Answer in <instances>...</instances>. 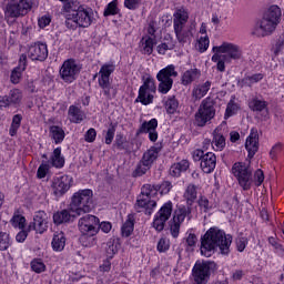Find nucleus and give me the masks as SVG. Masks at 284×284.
I'll return each instance as SVG.
<instances>
[{
    "label": "nucleus",
    "mask_w": 284,
    "mask_h": 284,
    "mask_svg": "<svg viewBox=\"0 0 284 284\" xmlns=\"http://www.w3.org/2000/svg\"><path fill=\"white\" fill-rule=\"evenodd\" d=\"M231 246L232 235L225 234V231L219 227H211L201 237L200 251L202 256L210 258L216 252V247H219L221 254H230Z\"/></svg>",
    "instance_id": "obj_1"
},
{
    "label": "nucleus",
    "mask_w": 284,
    "mask_h": 284,
    "mask_svg": "<svg viewBox=\"0 0 284 284\" xmlns=\"http://www.w3.org/2000/svg\"><path fill=\"white\" fill-rule=\"evenodd\" d=\"M281 21V8L271 6L263 18L255 24L253 34L256 37H270Z\"/></svg>",
    "instance_id": "obj_2"
},
{
    "label": "nucleus",
    "mask_w": 284,
    "mask_h": 284,
    "mask_svg": "<svg viewBox=\"0 0 284 284\" xmlns=\"http://www.w3.org/2000/svg\"><path fill=\"white\" fill-rule=\"evenodd\" d=\"M94 193L90 189L79 190L71 197L69 210L75 216L88 214L94 207Z\"/></svg>",
    "instance_id": "obj_3"
},
{
    "label": "nucleus",
    "mask_w": 284,
    "mask_h": 284,
    "mask_svg": "<svg viewBox=\"0 0 284 284\" xmlns=\"http://www.w3.org/2000/svg\"><path fill=\"white\" fill-rule=\"evenodd\" d=\"M94 23V11L91 8L79 7L77 12L65 14V27L69 30L90 28Z\"/></svg>",
    "instance_id": "obj_4"
},
{
    "label": "nucleus",
    "mask_w": 284,
    "mask_h": 284,
    "mask_svg": "<svg viewBox=\"0 0 284 284\" xmlns=\"http://www.w3.org/2000/svg\"><path fill=\"white\" fill-rule=\"evenodd\" d=\"M159 194V186L152 184H144L141 189V194L138 196L135 209L138 212H144L146 216L152 215L154 207H156V200L154 196Z\"/></svg>",
    "instance_id": "obj_5"
},
{
    "label": "nucleus",
    "mask_w": 284,
    "mask_h": 284,
    "mask_svg": "<svg viewBox=\"0 0 284 284\" xmlns=\"http://www.w3.org/2000/svg\"><path fill=\"white\" fill-rule=\"evenodd\" d=\"M116 70V65L114 62L104 63L101 68L99 73L94 75V79L98 78L99 87L102 89L104 97L110 101L116 97V92L112 89V84L110 83L111 74Z\"/></svg>",
    "instance_id": "obj_6"
},
{
    "label": "nucleus",
    "mask_w": 284,
    "mask_h": 284,
    "mask_svg": "<svg viewBox=\"0 0 284 284\" xmlns=\"http://www.w3.org/2000/svg\"><path fill=\"white\" fill-rule=\"evenodd\" d=\"M216 116V108L214 106V100L211 98L204 99L197 111L194 114V124L197 128H205L207 123L212 122V119Z\"/></svg>",
    "instance_id": "obj_7"
},
{
    "label": "nucleus",
    "mask_w": 284,
    "mask_h": 284,
    "mask_svg": "<svg viewBox=\"0 0 284 284\" xmlns=\"http://www.w3.org/2000/svg\"><path fill=\"white\" fill-rule=\"evenodd\" d=\"M34 8V0H10L7 3L4 14L8 19L26 17Z\"/></svg>",
    "instance_id": "obj_8"
},
{
    "label": "nucleus",
    "mask_w": 284,
    "mask_h": 284,
    "mask_svg": "<svg viewBox=\"0 0 284 284\" xmlns=\"http://www.w3.org/2000/svg\"><path fill=\"white\" fill-rule=\"evenodd\" d=\"M172 77H179V72L176 71V67H174V64H169L166 68L158 72L156 79L160 82L158 91L161 94H168V92L172 90V85H174V80Z\"/></svg>",
    "instance_id": "obj_9"
},
{
    "label": "nucleus",
    "mask_w": 284,
    "mask_h": 284,
    "mask_svg": "<svg viewBox=\"0 0 284 284\" xmlns=\"http://www.w3.org/2000/svg\"><path fill=\"white\" fill-rule=\"evenodd\" d=\"M216 271V263L214 262H196L193 271V284H207L212 272Z\"/></svg>",
    "instance_id": "obj_10"
},
{
    "label": "nucleus",
    "mask_w": 284,
    "mask_h": 284,
    "mask_svg": "<svg viewBox=\"0 0 284 284\" xmlns=\"http://www.w3.org/2000/svg\"><path fill=\"white\" fill-rule=\"evenodd\" d=\"M233 175L239 181V185L244 190H251L252 187V168L250 164L237 162L232 168Z\"/></svg>",
    "instance_id": "obj_11"
},
{
    "label": "nucleus",
    "mask_w": 284,
    "mask_h": 284,
    "mask_svg": "<svg viewBox=\"0 0 284 284\" xmlns=\"http://www.w3.org/2000/svg\"><path fill=\"white\" fill-rule=\"evenodd\" d=\"M187 219L192 221V206H181L179 207L171 220L170 230L173 239L179 237L181 232V225Z\"/></svg>",
    "instance_id": "obj_12"
},
{
    "label": "nucleus",
    "mask_w": 284,
    "mask_h": 284,
    "mask_svg": "<svg viewBox=\"0 0 284 284\" xmlns=\"http://www.w3.org/2000/svg\"><path fill=\"white\" fill-rule=\"evenodd\" d=\"M156 92V84L154 80L148 78L143 85L139 89V95L135 99V103H142V105H150L154 101V93Z\"/></svg>",
    "instance_id": "obj_13"
},
{
    "label": "nucleus",
    "mask_w": 284,
    "mask_h": 284,
    "mask_svg": "<svg viewBox=\"0 0 284 284\" xmlns=\"http://www.w3.org/2000/svg\"><path fill=\"white\" fill-rule=\"evenodd\" d=\"M99 217L87 214L79 220L78 227L84 236H95L99 232Z\"/></svg>",
    "instance_id": "obj_14"
},
{
    "label": "nucleus",
    "mask_w": 284,
    "mask_h": 284,
    "mask_svg": "<svg viewBox=\"0 0 284 284\" xmlns=\"http://www.w3.org/2000/svg\"><path fill=\"white\" fill-rule=\"evenodd\" d=\"M212 51L223 54L222 57L226 62H230V59L239 60L242 57L241 48L230 42H223L219 47H213Z\"/></svg>",
    "instance_id": "obj_15"
},
{
    "label": "nucleus",
    "mask_w": 284,
    "mask_h": 284,
    "mask_svg": "<svg viewBox=\"0 0 284 284\" xmlns=\"http://www.w3.org/2000/svg\"><path fill=\"white\" fill-rule=\"evenodd\" d=\"M172 202H166L155 214L153 227L156 230V232H163V230L165 229V223H168V221H170V216H172Z\"/></svg>",
    "instance_id": "obj_16"
},
{
    "label": "nucleus",
    "mask_w": 284,
    "mask_h": 284,
    "mask_svg": "<svg viewBox=\"0 0 284 284\" xmlns=\"http://www.w3.org/2000/svg\"><path fill=\"white\" fill-rule=\"evenodd\" d=\"M81 72L79 64L72 59L65 60L60 69V77L64 83H73L77 81V77Z\"/></svg>",
    "instance_id": "obj_17"
},
{
    "label": "nucleus",
    "mask_w": 284,
    "mask_h": 284,
    "mask_svg": "<svg viewBox=\"0 0 284 284\" xmlns=\"http://www.w3.org/2000/svg\"><path fill=\"white\" fill-rule=\"evenodd\" d=\"M51 187L55 196H63L72 187V176L61 175L53 178Z\"/></svg>",
    "instance_id": "obj_18"
},
{
    "label": "nucleus",
    "mask_w": 284,
    "mask_h": 284,
    "mask_svg": "<svg viewBox=\"0 0 284 284\" xmlns=\"http://www.w3.org/2000/svg\"><path fill=\"white\" fill-rule=\"evenodd\" d=\"M28 57L31 61H45L48 59V44L45 43H34L29 47Z\"/></svg>",
    "instance_id": "obj_19"
},
{
    "label": "nucleus",
    "mask_w": 284,
    "mask_h": 284,
    "mask_svg": "<svg viewBox=\"0 0 284 284\" xmlns=\"http://www.w3.org/2000/svg\"><path fill=\"white\" fill-rule=\"evenodd\" d=\"M23 100V93L19 89H13L9 95L0 97V108H10V105H20Z\"/></svg>",
    "instance_id": "obj_20"
},
{
    "label": "nucleus",
    "mask_w": 284,
    "mask_h": 284,
    "mask_svg": "<svg viewBox=\"0 0 284 284\" xmlns=\"http://www.w3.org/2000/svg\"><path fill=\"white\" fill-rule=\"evenodd\" d=\"M47 217L48 215L43 211H39L38 213H36L33 222L29 224V232H32L33 230L34 232H37V234H43V232L48 230V221L45 220Z\"/></svg>",
    "instance_id": "obj_21"
},
{
    "label": "nucleus",
    "mask_w": 284,
    "mask_h": 284,
    "mask_svg": "<svg viewBox=\"0 0 284 284\" xmlns=\"http://www.w3.org/2000/svg\"><path fill=\"white\" fill-rule=\"evenodd\" d=\"M246 151L248 152V159H254V154L258 152V130L251 129L250 135L245 142Z\"/></svg>",
    "instance_id": "obj_22"
},
{
    "label": "nucleus",
    "mask_w": 284,
    "mask_h": 284,
    "mask_svg": "<svg viewBox=\"0 0 284 284\" xmlns=\"http://www.w3.org/2000/svg\"><path fill=\"white\" fill-rule=\"evenodd\" d=\"M223 128H225V122H223L213 131V140L211 145L213 150H215V152H223V150H225V135L221 133V130H223Z\"/></svg>",
    "instance_id": "obj_23"
},
{
    "label": "nucleus",
    "mask_w": 284,
    "mask_h": 284,
    "mask_svg": "<svg viewBox=\"0 0 284 284\" xmlns=\"http://www.w3.org/2000/svg\"><path fill=\"white\" fill-rule=\"evenodd\" d=\"M28 65V55L21 54L19 60V65L16 67L11 72V83H19L21 81V77H23V72L26 71V67Z\"/></svg>",
    "instance_id": "obj_24"
},
{
    "label": "nucleus",
    "mask_w": 284,
    "mask_h": 284,
    "mask_svg": "<svg viewBox=\"0 0 284 284\" xmlns=\"http://www.w3.org/2000/svg\"><path fill=\"white\" fill-rule=\"evenodd\" d=\"M175 37L181 45H185V43H192V38L194 34L192 33V28L185 27H178L174 28Z\"/></svg>",
    "instance_id": "obj_25"
},
{
    "label": "nucleus",
    "mask_w": 284,
    "mask_h": 284,
    "mask_svg": "<svg viewBox=\"0 0 284 284\" xmlns=\"http://www.w3.org/2000/svg\"><path fill=\"white\" fill-rule=\"evenodd\" d=\"M200 166L205 174H211V172H214V169L216 168V155L212 152H207L202 158Z\"/></svg>",
    "instance_id": "obj_26"
},
{
    "label": "nucleus",
    "mask_w": 284,
    "mask_h": 284,
    "mask_svg": "<svg viewBox=\"0 0 284 284\" xmlns=\"http://www.w3.org/2000/svg\"><path fill=\"white\" fill-rule=\"evenodd\" d=\"M190 13L185 8L176 9L173 13V28H183L187 26Z\"/></svg>",
    "instance_id": "obj_27"
},
{
    "label": "nucleus",
    "mask_w": 284,
    "mask_h": 284,
    "mask_svg": "<svg viewBox=\"0 0 284 284\" xmlns=\"http://www.w3.org/2000/svg\"><path fill=\"white\" fill-rule=\"evenodd\" d=\"M212 88V81L207 80L206 82L202 84H196L192 90V99L194 101H201L203 97L210 92V89Z\"/></svg>",
    "instance_id": "obj_28"
},
{
    "label": "nucleus",
    "mask_w": 284,
    "mask_h": 284,
    "mask_svg": "<svg viewBox=\"0 0 284 284\" xmlns=\"http://www.w3.org/2000/svg\"><path fill=\"white\" fill-rule=\"evenodd\" d=\"M201 79V70L199 69H189L184 71L181 75V83L182 85H192L194 81Z\"/></svg>",
    "instance_id": "obj_29"
},
{
    "label": "nucleus",
    "mask_w": 284,
    "mask_h": 284,
    "mask_svg": "<svg viewBox=\"0 0 284 284\" xmlns=\"http://www.w3.org/2000/svg\"><path fill=\"white\" fill-rule=\"evenodd\" d=\"M72 211L68 210H62V211H58L57 213L53 214V223H55V225H61L62 223H70V221H72V219L79 216L77 215V213H70Z\"/></svg>",
    "instance_id": "obj_30"
},
{
    "label": "nucleus",
    "mask_w": 284,
    "mask_h": 284,
    "mask_svg": "<svg viewBox=\"0 0 284 284\" xmlns=\"http://www.w3.org/2000/svg\"><path fill=\"white\" fill-rule=\"evenodd\" d=\"M54 252H63L65 250V233L55 232L51 242Z\"/></svg>",
    "instance_id": "obj_31"
},
{
    "label": "nucleus",
    "mask_w": 284,
    "mask_h": 284,
    "mask_svg": "<svg viewBox=\"0 0 284 284\" xmlns=\"http://www.w3.org/2000/svg\"><path fill=\"white\" fill-rule=\"evenodd\" d=\"M68 114L71 123H81L85 119V113L75 105L69 106Z\"/></svg>",
    "instance_id": "obj_32"
},
{
    "label": "nucleus",
    "mask_w": 284,
    "mask_h": 284,
    "mask_svg": "<svg viewBox=\"0 0 284 284\" xmlns=\"http://www.w3.org/2000/svg\"><path fill=\"white\" fill-rule=\"evenodd\" d=\"M159 152H161V149L153 146L149 149L146 152H144L141 161L152 168V164L154 163V161L159 159Z\"/></svg>",
    "instance_id": "obj_33"
},
{
    "label": "nucleus",
    "mask_w": 284,
    "mask_h": 284,
    "mask_svg": "<svg viewBox=\"0 0 284 284\" xmlns=\"http://www.w3.org/2000/svg\"><path fill=\"white\" fill-rule=\"evenodd\" d=\"M196 196H197L196 185L189 184L183 195L189 207H192V205H194V202L196 201Z\"/></svg>",
    "instance_id": "obj_34"
},
{
    "label": "nucleus",
    "mask_w": 284,
    "mask_h": 284,
    "mask_svg": "<svg viewBox=\"0 0 284 284\" xmlns=\"http://www.w3.org/2000/svg\"><path fill=\"white\" fill-rule=\"evenodd\" d=\"M155 44H156V39H154L150 36H144L141 39V47L143 50V54H152V52H154Z\"/></svg>",
    "instance_id": "obj_35"
},
{
    "label": "nucleus",
    "mask_w": 284,
    "mask_h": 284,
    "mask_svg": "<svg viewBox=\"0 0 284 284\" xmlns=\"http://www.w3.org/2000/svg\"><path fill=\"white\" fill-rule=\"evenodd\" d=\"M51 165L58 169H61L65 165V158L61 155V148H57L53 150V153L51 155Z\"/></svg>",
    "instance_id": "obj_36"
},
{
    "label": "nucleus",
    "mask_w": 284,
    "mask_h": 284,
    "mask_svg": "<svg viewBox=\"0 0 284 284\" xmlns=\"http://www.w3.org/2000/svg\"><path fill=\"white\" fill-rule=\"evenodd\" d=\"M50 136L54 140L55 144L63 143V139H65V131L63 128L58 125H52L50 128Z\"/></svg>",
    "instance_id": "obj_37"
},
{
    "label": "nucleus",
    "mask_w": 284,
    "mask_h": 284,
    "mask_svg": "<svg viewBox=\"0 0 284 284\" xmlns=\"http://www.w3.org/2000/svg\"><path fill=\"white\" fill-rule=\"evenodd\" d=\"M248 108L252 112H263L267 109V101L253 98L248 101Z\"/></svg>",
    "instance_id": "obj_38"
},
{
    "label": "nucleus",
    "mask_w": 284,
    "mask_h": 284,
    "mask_svg": "<svg viewBox=\"0 0 284 284\" xmlns=\"http://www.w3.org/2000/svg\"><path fill=\"white\" fill-rule=\"evenodd\" d=\"M119 252V240L110 239L106 242L105 254L108 258H114V255Z\"/></svg>",
    "instance_id": "obj_39"
},
{
    "label": "nucleus",
    "mask_w": 284,
    "mask_h": 284,
    "mask_svg": "<svg viewBox=\"0 0 284 284\" xmlns=\"http://www.w3.org/2000/svg\"><path fill=\"white\" fill-rule=\"evenodd\" d=\"M122 236H131L132 233L134 232V215L130 214L128 215L126 221L122 225Z\"/></svg>",
    "instance_id": "obj_40"
},
{
    "label": "nucleus",
    "mask_w": 284,
    "mask_h": 284,
    "mask_svg": "<svg viewBox=\"0 0 284 284\" xmlns=\"http://www.w3.org/2000/svg\"><path fill=\"white\" fill-rule=\"evenodd\" d=\"M156 128H159V121L156 119H151L150 121H144L141 124L139 132L140 134H148V132H152Z\"/></svg>",
    "instance_id": "obj_41"
},
{
    "label": "nucleus",
    "mask_w": 284,
    "mask_h": 284,
    "mask_svg": "<svg viewBox=\"0 0 284 284\" xmlns=\"http://www.w3.org/2000/svg\"><path fill=\"white\" fill-rule=\"evenodd\" d=\"M164 106H165L168 114H174V112H176V110H179V100H176V97L171 95L164 102Z\"/></svg>",
    "instance_id": "obj_42"
},
{
    "label": "nucleus",
    "mask_w": 284,
    "mask_h": 284,
    "mask_svg": "<svg viewBox=\"0 0 284 284\" xmlns=\"http://www.w3.org/2000/svg\"><path fill=\"white\" fill-rule=\"evenodd\" d=\"M11 225L13 227H18L19 230H23L26 227V217L21 215L19 211H16L11 219Z\"/></svg>",
    "instance_id": "obj_43"
},
{
    "label": "nucleus",
    "mask_w": 284,
    "mask_h": 284,
    "mask_svg": "<svg viewBox=\"0 0 284 284\" xmlns=\"http://www.w3.org/2000/svg\"><path fill=\"white\" fill-rule=\"evenodd\" d=\"M239 110H241V105L234 101V98H232L226 105L224 119H230V116H234V114H236Z\"/></svg>",
    "instance_id": "obj_44"
},
{
    "label": "nucleus",
    "mask_w": 284,
    "mask_h": 284,
    "mask_svg": "<svg viewBox=\"0 0 284 284\" xmlns=\"http://www.w3.org/2000/svg\"><path fill=\"white\" fill-rule=\"evenodd\" d=\"M23 118L21 116V114H16L12 118V123L11 126L9 129V134L10 136H16L17 132L19 131V128H21V120Z\"/></svg>",
    "instance_id": "obj_45"
},
{
    "label": "nucleus",
    "mask_w": 284,
    "mask_h": 284,
    "mask_svg": "<svg viewBox=\"0 0 284 284\" xmlns=\"http://www.w3.org/2000/svg\"><path fill=\"white\" fill-rule=\"evenodd\" d=\"M104 17H114V14H119V1H111L103 12Z\"/></svg>",
    "instance_id": "obj_46"
},
{
    "label": "nucleus",
    "mask_w": 284,
    "mask_h": 284,
    "mask_svg": "<svg viewBox=\"0 0 284 284\" xmlns=\"http://www.w3.org/2000/svg\"><path fill=\"white\" fill-rule=\"evenodd\" d=\"M258 81H263V74L262 73H255L253 75H246L242 80V83L244 85H248L250 88H252V85H254V83H258Z\"/></svg>",
    "instance_id": "obj_47"
},
{
    "label": "nucleus",
    "mask_w": 284,
    "mask_h": 284,
    "mask_svg": "<svg viewBox=\"0 0 284 284\" xmlns=\"http://www.w3.org/2000/svg\"><path fill=\"white\" fill-rule=\"evenodd\" d=\"M211 60L214 63H217L216 68H217L219 72H225V63H227V61H225V59H223L222 54H220L219 52H214Z\"/></svg>",
    "instance_id": "obj_48"
},
{
    "label": "nucleus",
    "mask_w": 284,
    "mask_h": 284,
    "mask_svg": "<svg viewBox=\"0 0 284 284\" xmlns=\"http://www.w3.org/2000/svg\"><path fill=\"white\" fill-rule=\"evenodd\" d=\"M197 204H199L201 212L207 213V212H210V210H212V203H210V200L204 195H201L199 197Z\"/></svg>",
    "instance_id": "obj_49"
},
{
    "label": "nucleus",
    "mask_w": 284,
    "mask_h": 284,
    "mask_svg": "<svg viewBox=\"0 0 284 284\" xmlns=\"http://www.w3.org/2000/svg\"><path fill=\"white\" fill-rule=\"evenodd\" d=\"M116 133V124L111 123L109 125V129L106 130L105 136H104V141L106 143V145H111L112 141H114V134Z\"/></svg>",
    "instance_id": "obj_50"
},
{
    "label": "nucleus",
    "mask_w": 284,
    "mask_h": 284,
    "mask_svg": "<svg viewBox=\"0 0 284 284\" xmlns=\"http://www.w3.org/2000/svg\"><path fill=\"white\" fill-rule=\"evenodd\" d=\"M31 270L32 272H36V274H41L45 272V264L43 263V261L36 258L31 261Z\"/></svg>",
    "instance_id": "obj_51"
},
{
    "label": "nucleus",
    "mask_w": 284,
    "mask_h": 284,
    "mask_svg": "<svg viewBox=\"0 0 284 284\" xmlns=\"http://www.w3.org/2000/svg\"><path fill=\"white\" fill-rule=\"evenodd\" d=\"M150 168L152 166L141 160L136 165V169L134 171V176H143V174H148V171L150 170Z\"/></svg>",
    "instance_id": "obj_52"
},
{
    "label": "nucleus",
    "mask_w": 284,
    "mask_h": 284,
    "mask_svg": "<svg viewBox=\"0 0 284 284\" xmlns=\"http://www.w3.org/2000/svg\"><path fill=\"white\" fill-rule=\"evenodd\" d=\"M79 8H81V6H79V2L64 3V6H63L64 17H65V14H74V12H77V10H79Z\"/></svg>",
    "instance_id": "obj_53"
},
{
    "label": "nucleus",
    "mask_w": 284,
    "mask_h": 284,
    "mask_svg": "<svg viewBox=\"0 0 284 284\" xmlns=\"http://www.w3.org/2000/svg\"><path fill=\"white\" fill-rule=\"evenodd\" d=\"M10 247V235L8 233H0V252H6Z\"/></svg>",
    "instance_id": "obj_54"
},
{
    "label": "nucleus",
    "mask_w": 284,
    "mask_h": 284,
    "mask_svg": "<svg viewBox=\"0 0 284 284\" xmlns=\"http://www.w3.org/2000/svg\"><path fill=\"white\" fill-rule=\"evenodd\" d=\"M199 52H205L210 48V38L207 36L201 37L197 43Z\"/></svg>",
    "instance_id": "obj_55"
},
{
    "label": "nucleus",
    "mask_w": 284,
    "mask_h": 284,
    "mask_svg": "<svg viewBox=\"0 0 284 284\" xmlns=\"http://www.w3.org/2000/svg\"><path fill=\"white\" fill-rule=\"evenodd\" d=\"M153 187H158V192L160 190L161 194H170V190H172V182L170 181H164L162 184L159 185H153Z\"/></svg>",
    "instance_id": "obj_56"
},
{
    "label": "nucleus",
    "mask_w": 284,
    "mask_h": 284,
    "mask_svg": "<svg viewBox=\"0 0 284 284\" xmlns=\"http://www.w3.org/2000/svg\"><path fill=\"white\" fill-rule=\"evenodd\" d=\"M254 181L256 187H261L263 185V182L265 181V175L263 174V170L257 169L254 173Z\"/></svg>",
    "instance_id": "obj_57"
},
{
    "label": "nucleus",
    "mask_w": 284,
    "mask_h": 284,
    "mask_svg": "<svg viewBox=\"0 0 284 284\" xmlns=\"http://www.w3.org/2000/svg\"><path fill=\"white\" fill-rule=\"evenodd\" d=\"M283 151V144L281 142L276 143L270 151V156L274 161Z\"/></svg>",
    "instance_id": "obj_58"
},
{
    "label": "nucleus",
    "mask_w": 284,
    "mask_h": 284,
    "mask_svg": "<svg viewBox=\"0 0 284 284\" xmlns=\"http://www.w3.org/2000/svg\"><path fill=\"white\" fill-rule=\"evenodd\" d=\"M84 141H87V143H94V141H97V130L94 128H91L85 132Z\"/></svg>",
    "instance_id": "obj_59"
},
{
    "label": "nucleus",
    "mask_w": 284,
    "mask_h": 284,
    "mask_svg": "<svg viewBox=\"0 0 284 284\" xmlns=\"http://www.w3.org/2000/svg\"><path fill=\"white\" fill-rule=\"evenodd\" d=\"M125 143H126V140L123 136V134H118L115 136V143L113 145L114 148H116V150H125Z\"/></svg>",
    "instance_id": "obj_60"
},
{
    "label": "nucleus",
    "mask_w": 284,
    "mask_h": 284,
    "mask_svg": "<svg viewBox=\"0 0 284 284\" xmlns=\"http://www.w3.org/2000/svg\"><path fill=\"white\" fill-rule=\"evenodd\" d=\"M49 170H50L49 164H41L38 168V172H37L38 179H45V176L48 175Z\"/></svg>",
    "instance_id": "obj_61"
},
{
    "label": "nucleus",
    "mask_w": 284,
    "mask_h": 284,
    "mask_svg": "<svg viewBox=\"0 0 284 284\" xmlns=\"http://www.w3.org/2000/svg\"><path fill=\"white\" fill-rule=\"evenodd\" d=\"M170 250V241L160 239L158 242V252H168Z\"/></svg>",
    "instance_id": "obj_62"
},
{
    "label": "nucleus",
    "mask_w": 284,
    "mask_h": 284,
    "mask_svg": "<svg viewBox=\"0 0 284 284\" xmlns=\"http://www.w3.org/2000/svg\"><path fill=\"white\" fill-rule=\"evenodd\" d=\"M141 1L142 0H124V7H126L128 10H136L141 4Z\"/></svg>",
    "instance_id": "obj_63"
},
{
    "label": "nucleus",
    "mask_w": 284,
    "mask_h": 284,
    "mask_svg": "<svg viewBox=\"0 0 284 284\" xmlns=\"http://www.w3.org/2000/svg\"><path fill=\"white\" fill-rule=\"evenodd\" d=\"M236 247H237V252H244L245 247H247V239L246 237H239L236 240Z\"/></svg>",
    "instance_id": "obj_64"
}]
</instances>
